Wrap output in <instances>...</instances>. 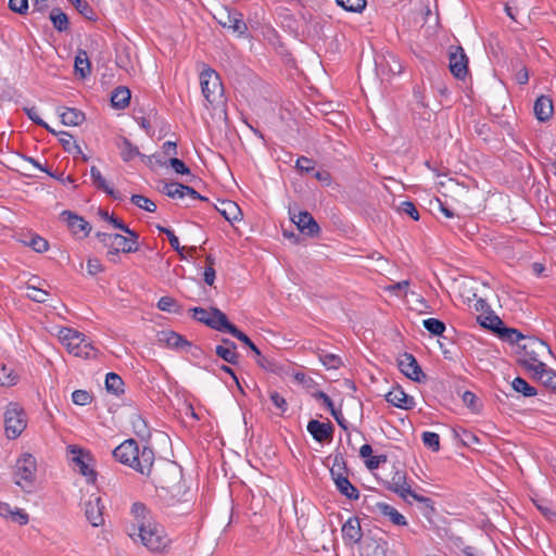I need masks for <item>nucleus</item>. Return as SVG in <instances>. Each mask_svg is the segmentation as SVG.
I'll return each instance as SVG.
<instances>
[{"instance_id": "nucleus-1", "label": "nucleus", "mask_w": 556, "mask_h": 556, "mask_svg": "<svg viewBox=\"0 0 556 556\" xmlns=\"http://www.w3.org/2000/svg\"><path fill=\"white\" fill-rule=\"evenodd\" d=\"M115 460L129 466L143 476L150 477L154 464V452L149 446L142 450L136 440L127 439L112 451Z\"/></svg>"}, {"instance_id": "nucleus-2", "label": "nucleus", "mask_w": 556, "mask_h": 556, "mask_svg": "<svg viewBox=\"0 0 556 556\" xmlns=\"http://www.w3.org/2000/svg\"><path fill=\"white\" fill-rule=\"evenodd\" d=\"M520 349L521 357L518 359V364L530 372L536 370V365L545 364L540 359L543 353L552 354L549 345L534 337H528Z\"/></svg>"}, {"instance_id": "nucleus-3", "label": "nucleus", "mask_w": 556, "mask_h": 556, "mask_svg": "<svg viewBox=\"0 0 556 556\" xmlns=\"http://www.w3.org/2000/svg\"><path fill=\"white\" fill-rule=\"evenodd\" d=\"M137 541H140L151 552H163L170 542L164 528L154 521L146 525V527L140 526L136 532L135 542Z\"/></svg>"}, {"instance_id": "nucleus-4", "label": "nucleus", "mask_w": 556, "mask_h": 556, "mask_svg": "<svg viewBox=\"0 0 556 556\" xmlns=\"http://www.w3.org/2000/svg\"><path fill=\"white\" fill-rule=\"evenodd\" d=\"M230 334L247 345L254 354L256 364L268 372H273L278 376L286 374V365L278 362L275 357L263 355L260 349L252 342V340L241 331L237 326L230 331Z\"/></svg>"}, {"instance_id": "nucleus-5", "label": "nucleus", "mask_w": 556, "mask_h": 556, "mask_svg": "<svg viewBox=\"0 0 556 556\" xmlns=\"http://www.w3.org/2000/svg\"><path fill=\"white\" fill-rule=\"evenodd\" d=\"M192 318L205 326L220 332L230 333L233 324L228 320L227 315L217 307L205 309L203 307L190 308Z\"/></svg>"}, {"instance_id": "nucleus-6", "label": "nucleus", "mask_w": 556, "mask_h": 556, "mask_svg": "<svg viewBox=\"0 0 556 556\" xmlns=\"http://www.w3.org/2000/svg\"><path fill=\"white\" fill-rule=\"evenodd\" d=\"M37 472V462L36 458L31 454H23L15 464L14 469V482L18 485L23 491L30 492Z\"/></svg>"}, {"instance_id": "nucleus-7", "label": "nucleus", "mask_w": 556, "mask_h": 556, "mask_svg": "<svg viewBox=\"0 0 556 556\" xmlns=\"http://www.w3.org/2000/svg\"><path fill=\"white\" fill-rule=\"evenodd\" d=\"M98 241L108 249L106 256L110 261L116 262L119 253H134L138 251V247L128 244L126 236L121 233L96 232Z\"/></svg>"}, {"instance_id": "nucleus-8", "label": "nucleus", "mask_w": 556, "mask_h": 556, "mask_svg": "<svg viewBox=\"0 0 556 556\" xmlns=\"http://www.w3.org/2000/svg\"><path fill=\"white\" fill-rule=\"evenodd\" d=\"M200 84L202 94L208 104L223 103L224 85L218 72H201Z\"/></svg>"}, {"instance_id": "nucleus-9", "label": "nucleus", "mask_w": 556, "mask_h": 556, "mask_svg": "<svg viewBox=\"0 0 556 556\" xmlns=\"http://www.w3.org/2000/svg\"><path fill=\"white\" fill-rule=\"evenodd\" d=\"M27 420L22 407L10 403L4 413V427L8 439H16L25 430Z\"/></svg>"}, {"instance_id": "nucleus-10", "label": "nucleus", "mask_w": 556, "mask_h": 556, "mask_svg": "<svg viewBox=\"0 0 556 556\" xmlns=\"http://www.w3.org/2000/svg\"><path fill=\"white\" fill-rule=\"evenodd\" d=\"M361 548V556H392V553L389 551V544L382 536L380 529L369 530L365 533Z\"/></svg>"}, {"instance_id": "nucleus-11", "label": "nucleus", "mask_w": 556, "mask_h": 556, "mask_svg": "<svg viewBox=\"0 0 556 556\" xmlns=\"http://www.w3.org/2000/svg\"><path fill=\"white\" fill-rule=\"evenodd\" d=\"M387 489L396 493L402 498H406L408 495L417 502H430V498L418 495L414 492L406 482V475L403 471H395L390 481L387 482Z\"/></svg>"}, {"instance_id": "nucleus-12", "label": "nucleus", "mask_w": 556, "mask_h": 556, "mask_svg": "<svg viewBox=\"0 0 556 556\" xmlns=\"http://www.w3.org/2000/svg\"><path fill=\"white\" fill-rule=\"evenodd\" d=\"M399 369L403 375L415 382L426 380V375L419 366L415 356L410 353H403L397 359Z\"/></svg>"}, {"instance_id": "nucleus-13", "label": "nucleus", "mask_w": 556, "mask_h": 556, "mask_svg": "<svg viewBox=\"0 0 556 556\" xmlns=\"http://www.w3.org/2000/svg\"><path fill=\"white\" fill-rule=\"evenodd\" d=\"M60 218L66 223L71 233L78 236L79 238H86L91 232L90 224L81 216L73 213L72 211H63L60 214Z\"/></svg>"}, {"instance_id": "nucleus-14", "label": "nucleus", "mask_w": 556, "mask_h": 556, "mask_svg": "<svg viewBox=\"0 0 556 556\" xmlns=\"http://www.w3.org/2000/svg\"><path fill=\"white\" fill-rule=\"evenodd\" d=\"M130 514L134 517V522L127 527V533L132 541H136V532L139 530L140 526L146 527V525L152 522V518L150 510L141 502H136L131 505Z\"/></svg>"}, {"instance_id": "nucleus-15", "label": "nucleus", "mask_w": 556, "mask_h": 556, "mask_svg": "<svg viewBox=\"0 0 556 556\" xmlns=\"http://www.w3.org/2000/svg\"><path fill=\"white\" fill-rule=\"evenodd\" d=\"M71 452L74 454L72 460L78 468L79 473L86 477L88 482H94L97 473L90 467V463L92 462L91 454L87 451L75 447H73Z\"/></svg>"}, {"instance_id": "nucleus-16", "label": "nucleus", "mask_w": 556, "mask_h": 556, "mask_svg": "<svg viewBox=\"0 0 556 556\" xmlns=\"http://www.w3.org/2000/svg\"><path fill=\"white\" fill-rule=\"evenodd\" d=\"M342 539L345 545L353 546L355 544H363L365 533L362 531L361 522L357 517H350L342 526Z\"/></svg>"}, {"instance_id": "nucleus-17", "label": "nucleus", "mask_w": 556, "mask_h": 556, "mask_svg": "<svg viewBox=\"0 0 556 556\" xmlns=\"http://www.w3.org/2000/svg\"><path fill=\"white\" fill-rule=\"evenodd\" d=\"M85 334L76 329L62 327L59 331V339L68 353L76 356L80 344L85 342Z\"/></svg>"}, {"instance_id": "nucleus-18", "label": "nucleus", "mask_w": 556, "mask_h": 556, "mask_svg": "<svg viewBox=\"0 0 556 556\" xmlns=\"http://www.w3.org/2000/svg\"><path fill=\"white\" fill-rule=\"evenodd\" d=\"M103 509L104 506L99 496H91L85 503V516L92 527H100L104 523Z\"/></svg>"}, {"instance_id": "nucleus-19", "label": "nucleus", "mask_w": 556, "mask_h": 556, "mask_svg": "<svg viewBox=\"0 0 556 556\" xmlns=\"http://www.w3.org/2000/svg\"><path fill=\"white\" fill-rule=\"evenodd\" d=\"M291 220L296 225L300 232L309 236V237H316L320 228L313 217L311 213L307 211L300 212L298 215H293L291 217Z\"/></svg>"}, {"instance_id": "nucleus-20", "label": "nucleus", "mask_w": 556, "mask_h": 556, "mask_svg": "<svg viewBox=\"0 0 556 556\" xmlns=\"http://www.w3.org/2000/svg\"><path fill=\"white\" fill-rule=\"evenodd\" d=\"M307 431L315 441L323 443L332 440L334 428L330 421L320 422L312 419L307 424Z\"/></svg>"}, {"instance_id": "nucleus-21", "label": "nucleus", "mask_w": 556, "mask_h": 556, "mask_svg": "<svg viewBox=\"0 0 556 556\" xmlns=\"http://www.w3.org/2000/svg\"><path fill=\"white\" fill-rule=\"evenodd\" d=\"M386 401L395 407L402 409H413L415 406V400L413 396L407 395L402 388H393L386 394Z\"/></svg>"}, {"instance_id": "nucleus-22", "label": "nucleus", "mask_w": 556, "mask_h": 556, "mask_svg": "<svg viewBox=\"0 0 556 556\" xmlns=\"http://www.w3.org/2000/svg\"><path fill=\"white\" fill-rule=\"evenodd\" d=\"M446 55L448 70H468V56L460 46H450Z\"/></svg>"}, {"instance_id": "nucleus-23", "label": "nucleus", "mask_w": 556, "mask_h": 556, "mask_svg": "<svg viewBox=\"0 0 556 556\" xmlns=\"http://www.w3.org/2000/svg\"><path fill=\"white\" fill-rule=\"evenodd\" d=\"M22 93L10 78L0 77V106L8 102L17 103Z\"/></svg>"}, {"instance_id": "nucleus-24", "label": "nucleus", "mask_w": 556, "mask_h": 556, "mask_svg": "<svg viewBox=\"0 0 556 556\" xmlns=\"http://www.w3.org/2000/svg\"><path fill=\"white\" fill-rule=\"evenodd\" d=\"M159 342L165 343L166 346L175 350H182L186 346H191V343L181 334L173 330H163L157 334Z\"/></svg>"}, {"instance_id": "nucleus-25", "label": "nucleus", "mask_w": 556, "mask_h": 556, "mask_svg": "<svg viewBox=\"0 0 556 556\" xmlns=\"http://www.w3.org/2000/svg\"><path fill=\"white\" fill-rule=\"evenodd\" d=\"M531 377L556 392V371L548 368L546 364L536 365V370L531 371Z\"/></svg>"}, {"instance_id": "nucleus-26", "label": "nucleus", "mask_w": 556, "mask_h": 556, "mask_svg": "<svg viewBox=\"0 0 556 556\" xmlns=\"http://www.w3.org/2000/svg\"><path fill=\"white\" fill-rule=\"evenodd\" d=\"M90 176L92 180V185L103 192H105L109 197H111L114 200L122 201L123 195L119 191L114 190L111 188L104 177L102 176L100 169L97 166H91L90 168Z\"/></svg>"}, {"instance_id": "nucleus-27", "label": "nucleus", "mask_w": 556, "mask_h": 556, "mask_svg": "<svg viewBox=\"0 0 556 556\" xmlns=\"http://www.w3.org/2000/svg\"><path fill=\"white\" fill-rule=\"evenodd\" d=\"M219 24L225 28L232 29V31L239 36H243L248 31V25L243 21L242 14L237 11H228L226 20H220Z\"/></svg>"}, {"instance_id": "nucleus-28", "label": "nucleus", "mask_w": 556, "mask_h": 556, "mask_svg": "<svg viewBox=\"0 0 556 556\" xmlns=\"http://www.w3.org/2000/svg\"><path fill=\"white\" fill-rule=\"evenodd\" d=\"M337 490L344 495L346 498L355 501L359 497V491L355 485L351 483L346 475H337L336 478L332 479Z\"/></svg>"}, {"instance_id": "nucleus-29", "label": "nucleus", "mask_w": 556, "mask_h": 556, "mask_svg": "<svg viewBox=\"0 0 556 556\" xmlns=\"http://www.w3.org/2000/svg\"><path fill=\"white\" fill-rule=\"evenodd\" d=\"M553 102L546 96H540L533 106V112L538 121L546 122L553 115Z\"/></svg>"}, {"instance_id": "nucleus-30", "label": "nucleus", "mask_w": 556, "mask_h": 556, "mask_svg": "<svg viewBox=\"0 0 556 556\" xmlns=\"http://www.w3.org/2000/svg\"><path fill=\"white\" fill-rule=\"evenodd\" d=\"M216 211L224 216V218L230 223L239 220L242 212L239 205L230 200H224L219 202L218 206H215Z\"/></svg>"}, {"instance_id": "nucleus-31", "label": "nucleus", "mask_w": 556, "mask_h": 556, "mask_svg": "<svg viewBox=\"0 0 556 556\" xmlns=\"http://www.w3.org/2000/svg\"><path fill=\"white\" fill-rule=\"evenodd\" d=\"M376 510L381 514L382 516H386L390 519V521L395 526H406L407 521L406 518L399 513L393 506L378 502L375 505Z\"/></svg>"}, {"instance_id": "nucleus-32", "label": "nucleus", "mask_w": 556, "mask_h": 556, "mask_svg": "<svg viewBox=\"0 0 556 556\" xmlns=\"http://www.w3.org/2000/svg\"><path fill=\"white\" fill-rule=\"evenodd\" d=\"M130 90L125 86L116 87L111 94V105L116 110H124L129 105Z\"/></svg>"}, {"instance_id": "nucleus-33", "label": "nucleus", "mask_w": 556, "mask_h": 556, "mask_svg": "<svg viewBox=\"0 0 556 556\" xmlns=\"http://www.w3.org/2000/svg\"><path fill=\"white\" fill-rule=\"evenodd\" d=\"M170 468L173 469L174 480H177L176 483L169 484V482L162 477H154L153 482L162 492L172 493L175 496L180 494L182 485L180 483L179 472H177V470H175L173 467Z\"/></svg>"}, {"instance_id": "nucleus-34", "label": "nucleus", "mask_w": 556, "mask_h": 556, "mask_svg": "<svg viewBox=\"0 0 556 556\" xmlns=\"http://www.w3.org/2000/svg\"><path fill=\"white\" fill-rule=\"evenodd\" d=\"M118 148L121 150V157L124 162H130L137 156L146 157V155H141L138 147L126 137L121 138V144H118Z\"/></svg>"}, {"instance_id": "nucleus-35", "label": "nucleus", "mask_w": 556, "mask_h": 556, "mask_svg": "<svg viewBox=\"0 0 556 556\" xmlns=\"http://www.w3.org/2000/svg\"><path fill=\"white\" fill-rule=\"evenodd\" d=\"M478 321L483 328L490 329L498 336L504 328L502 319L492 311L488 312L486 315H480Z\"/></svg>"}, {"instance_id": "nucleus-36", "label": "nucleus", "mask_w": 556, "mask_h": 556, "mask_svg": "<svg viewBox=\"0 0 556 556\" xmlns=\"http://www.w3.org/2000/svg\"><path fill=\"white\" fill-rule=\"evenodd\" d=\"M61 122L67 126H78L85 121V114L73 108H66L60 113Z\"/></svg>"}, {"instance_id": "nucleus-37", "label": "nucleus", "mask_w": 556, "mask_h": 556, "mask_svg": "<svg viewBox=\"0 0 556 556\" xmlns=\"http://www.w3.org/2000/svg\"><path fill=\"white\" fill-rule=\"evenodd\" d=\"M316 355L327 369H339L343 364L339 355L328 353L325 350L318 349Z\"/></svg>"}, {"instance_id": "nucleus-38", "label": "nucleus", "mask_w": 556, "mask_h": 556, "mask_svg": "<svg viewBox=\"0 0 556 556\" xmlns=\"http://www.w3.org/2000/svg\"><path fill=\"white\" fill-rule=\"evenodd\" d=\"M135 119L149 137L154 135L151 122L156 123L159 119V113L154 108L149 110L148 116H135Z\"/></svg>"}, {"instance_id": "nucleus-39", "label": "nucleus", "mask_w": 556, "mask_h": 556, "mask_svg": "<svg viewBox=\"0 0 556 556\" xmlns=\"http://www.w3.org/2000/svg\"><path fill=\"white\" fill-rule=\"evenodd\" d=\"M58 135L59 141L66 152L71 154H83L80 147L77 144V142L71 134L66 131H60Z\"/></svg>"}, {"instance_id": "nucleus-40", "label": "nucleus", "mask_w": 556, "mask_h": 556, "mask_svg": "<svg viewBox=\"0 0 556 556\" xmlns=\"http://www.w3.org/2000/svg\"><path fill=\"white\" fill-rule=\"evenodd\" d=\"M105 388L108 392L119 395L124 393V381L117 374L109 372L105 377Z\"/></svg>"}, {"instance_id": "nucleus-41", "label": "nucleus", "mask_w": 556, "mask_h": 556, "mask_svg": "<svg viewBox=\"0 0 556 556\" xmlns=\"http://www.w3.org/2000/svg\"><path fill=\"white\" fill-rule=\"evenodd\" d=\"M50 20L56 30L65 31L68 29V17L61 9H52L50 12Z\"/></svg>"}, {"instance_id": "nucleus-42", "label": "nucleus", "mask_w": 556, "mask_h": 556, "mask_svg": "<svg viewBox=\"0 0 556 556\" xmlns=\"http://www.w3.org/2000/svg\"><path fill=\"white\" fill-rule=\"evenodd\" d=\"M179 187H182V184L167 182V181L162 180V181H160L159 190L172 199H176V198L181 199L182 190Z\"/></svg>"}, {"instance_id": "nucleus-43", "label": "nucleus", "mask_w": 556, "mask_h": 556, "mask_svg": "<svg viewBox=\"0 0 556 556\" xmlns=\"http://www.w3.org/2000/svg\"><path fill=\"white\" fill-rule=\"evenodd\" d=\"M513 389L523 396L531 397L538 394L535 388L530 386L523 378L516 377L511 382Z\"/></svg>"}, {"instance_id": "nucleus-44", "label": "nucleus", "mask_w": 556, "mask_h": 556, "mask_svg": "<svg viewBox=\"0 0 556 556\" xmlns=\"http://www.w3.org/2000/svg\"><path fill=\"white\" fill-rule=\"evenodd\" d=\"M216 355L223 361L236 365L239 362V354L236 349H229L224 345H217L215 348Z\"/></svg>"}, {"instance_id": "nucleus-45", "label": "nucleus", "mask_w": 556, "mask_h": 556, "mask_svg": "<svg viewBox=\"0 0 556 556\" xmlns=\"http://www.w3.org/2000/svg\"><path fill=\"white\" fill-rule=\"evenodd\" d=\"M18 381V375L15 371L7 366H0V386L11 387L15 386Z\"/></svg>"}, {"instance_id": "nucleus-46", "label": "nucleus", "mask_w": 556, "mask_h": 556, "mask_svg": "<svg viewBox=\"0 0 556 556\" xmlns=\"http://www.w3.org/2000/svg\"><path fill=\"white\" fill-rule=\"evenodd\" d=\"M26 296L37 303H45L48 300L49 292L46 290H42L30 282L26 285Z\"/></svg>"}, {"instance_id": "nucleus-47", "label": "nucleus", "mask_w": 556, "mask_h": 556, "mask_svg": "<svg viewBox=\"0 0 556 556\" xmlns=\"http://www.w3.org/2000/svg\"><path fill=\"white\" fill-rule=\"evenodd\" d=\"M346 473H348V467H346L344 456L342 453L337 452L333 456L332 467L330 468L331 478L333 479L337 477V475L342 476V475H346Z\"/></svg>"}, {"instance_id": "nucleus-48", "label": "nucleus", "mask_w": 556, "mask_h": 556, "mask_svg": "<svg viewBox=\"0 0 556 556\" xmlns=\"http://www.w3.org/2000/svg\"><path fill=\"white\" fill-rule=\"evenodd\" d=\"M422 325L432 336H442L446 329L445 324L437 318H427L422 321Z\"/></svg>"}, {"instance_id": "nucleus-49", "label": "nucleus", "mask_w": 556, "mask_h": 556, "mask_svg": "<svg viewBox=\"0 0 556 556\" xmlns=\"http://www.w3.org/2000/svg\"><path fill=\"white\" fill-rule=\"evenodd\" d=\"M130 201L134 205L147 212L153 213L156 211V204L152 200L142 194H132Z\"/></svg>"}, {"instance_id": "nucleus-50", "label": "nucleus", "mask_w": 556, "mask_h": 556, "mask_svg": "<svg viewBox=\"0 0 556 556\" xmlns=\"http://www.w3.org/2000/svg\"><path fill=\"white\" fill-rule=\"evenodd\" d=\"M501 339L511 343L516 344L520 340H527L528 337L523 336L519 330L515 328H507L504 327L498 336Z\"/></svg>"}, {"instance_id": "nucleus-51", "label": "nucleus", "mask_w": 556, "mask_h": 556, "mask_svg": "<svg viewBox=\"0 0 556 556\" xmlns=\"http://www.w3.org/2000/svg\"><path fill=\"white\" fill-rule=\"evenodd\" d=\"M75 9L87 20L94 21L96 12L86 0H68Z\"/></svg>"}, {"instance_id": "nucleus-52", "label": "nucleus", "mask_w": 556, "mask_h": 556, "mask_svg": "<svg viewBox=\"0 0 556 556\" xmlns=\"http://www.w3.org/2000/svg\"><path fill=\"white\" fill-rule=\"evenodd\" d=\"M214 265H215V258L211 254H208L205 257V268H204V273H203L204 282L208 286H213L215 278H216V271H215Z\"/></svg>"}, {"instance_id": "nucleus-53", "label": "nucleus", "mask_w": 556, "mask_h": 556, "mask_svg": "<svg viewBox=\"0 0 556 556\" xmlns=\"http://www.w3.org/2000/svg\"><path fill=\"white\" fill-rule=\"evenodd\" d=\"M76 356L85 359L96 358L98 354V350L87 337H85V342L80 344Z\"/></svg>"}, {"instance_id": "nucleus-54", "label": "nucleus", "mask_w": 556, "mask_h": 556, "mask_svg": "<svg viewBox=\"0 0 556 556\" xmlns=\"http://www.w3.org/2000/svg\"><path fill=\"white\" fill-rule=\"evenodd\" d=\"M156 229L160 232L165 233L167 236L169 244L173 248V250H175L181 257H184L182 251H184L185 248L180 247L179 240L176 237V235L174 233V231L170 230L169 228L163 227L161 225H157Z\"/></svg>"}, {"instance_id": "nucleus-55", "label": "nucleus", "mask_w": 556, "mask_h": 556, "mask_svg": "<svg viewBox=\"0 0 556 556\" xmlns=\"http://www.w3.org/2000/svg\"><path fill=\"white\" fill-rule=\"evenodd\" d=\"M315 165H316V162L306 156H300V157H298V160L295 162V168L301 174H312L313 175V173L315 172Z\"/></svg>"}, {"instance_id": "nucleus-56", "label": "nucleus", "mask_w": 556, "mask_h": 556, "mask_svg": "<svg viewBox=\"0 0 556 556\" xmlns=\"http://www.w3.org/2000/svg\"><path fill=\"white\" fill-rule=\"evenodd\" d=\"M336 2L350 12H362L366 7V0H336Z\"/></svg>"}, {"instance_id": "nucleus-57", "label": "nucleus", "mask_w": 556, "mask_h": 556, "mask_svg": "<svg viewBox=\"0 0 556 556\" xmlns=\"http://www.w3.org/2000/svg\"><path fill=\"white\" fill-rule=\"evenodd\" d=\"M156 307L162 311V312H167V313H177L178 312V305H177V302L174 298L172 296H162L157 304H156Z\"/></svg>"}, {"instance_id": "nucleus-58", "label": "nucleus", "mask_w": 556, "mask_h": 556, "mask_svg": "<svg viewBox=\"0 0 556 556\" xmlns=\"http://www.w3.org/2000/svg\"><path fill=\"white\" fill-rule=\"evenodd\" d=\"M422 443L433 452L440 450V437L435 432L425 431L422 433Z\"/></svg>"}, {"instance_id": "nucleus-59", "label": "nucleus", "mask_w": 556, "mask_h": 556, "mask_svg": "<svg viewBox=\"0 0 556 556\" xmlns=\"http://www.w3.org/2000/svg\"><path fill=\"white\" fill-rule=\"evenodd\" d=\"M27 245L38 253H43L49 249L48 241L38 235L33 236L27 242Z\"/></svg>"}, {"instance_id": "nucleus-60", "label": "nucleus", "mask_w": 556, "mask_h": 556, "mask_svg": "<svg viewBox=\"0 0 556 556\" xmlns=\"http://www.w3.org/2000/svg\"><path fill=\"white\" fill-rule=\"evenodd\" d=\"M72 401L76 405L85 406L91 403L92 395L86 390H75L72 393Z\"/></svg>"}, {"instance_id": "nucleus-61", "label": "nucleus", "mask_w": 556, "mask_h": 556, "mask_svg": "<svg viewBox=\"0 0 556 556\" xmlns=\"http://www.w3.org/2000/svg\"><path fill=\"white\" fill-rule=\"evenodd\" d=\"M91 63L86 51L79 50L75 56L74 70H90Z\"/></svg>"}, {"instance_id": "nucleus-62", "label": "nucleus", "mask_w": 556, "mask_h": 556, "mask_svg": "<svg viewBox=\"0 0 556 556\" xmlns=\"http://www.w3.org/2000/svg\"><path fill=\"white\" fill-rule=\"evenodd\" d=\"M10 520L20 526H24L28 523L29 516L24 509L15 507L10 517Z\"/></svg>"}, {"instance_id": "nucleus-63", "label": "nucleus", "mask_w": 556, "mask_h": 556, "mask_svg": "<svg viewBox=\"0 0 556 556\" xmlns=\"http://www.w3.org/2000/svg\"><path fill=\"white\" fill-rule=\"evenodd\" d=\"M269 397L273 404L280 410V414H283L288 409V403L286 399L277 391H271L269 393Z\"/></svg>"}, {"instance_id": "nucleus-64", "label": "nucleus", "mask_w": 556, "mask_h": 556, "mask_svg": "<svg viewBox=\"0 0 556 556\" xmlns=\"http://www.w3.org/2000/svg\"><path fill=\"white\" fill-rule=\"evenodd\" d=\"M132 426L137 435L141 438L150 435L147 422L140 416L136 417V419L132 421Z\"/></svg>"}]
</instances>
